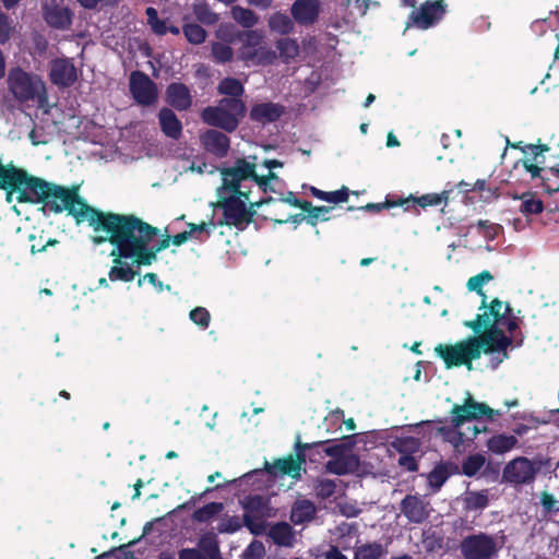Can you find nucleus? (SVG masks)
I'll return each instance as SVG.
<instances>
[{
    "label": "nucleus",
    "mask_w": 559,
    "mask_h": 559,
    "mask_svg": "<svg viewBox=\"0 0 559 559\" xmlns=\"http://www.w3.org/2000/svg\"><path fill=\"white\" fill-rule=\"evenodd\" d=\"M46 206L57 213L69 211L78 218L88 221L94 227L95 243L115 242L120 255L140 257V262L150 263L154 259L153 252L146 251L150 236L154 234L153 226L133 215L97 212L86 205L75 190L56 185L51 186Z\"/></svg>",
    "instance_id": "f257e3e1"
},
{
    "label": "nucleus",
    "mask_w": 559,
    "mask_h": 559,
    "mask_svg": "<svg viewBox=\"0 0 559 559\" xmlns=\"http://www.w3.org/2000/svg\"><path fill=\"white\" fill-rule=\"evenodd\" d=\"M222 179L223 183L217 189V205L223 209L224 223L242 227L252 219L255 207L270 201H250L251 186L255 185L264 192L273 190L271 181L277 180V176L272 171L267 176H258L253 163L237 159L234 166L222 170Z\"/></svg>",
    "instance_id": "f03ea898"
},
{
    "label": "nucleus",
    "mask_w": 559,
    "mask_h": 559,
    "mask_svg": "<svg viewBox=\"0 0 559 559\" xmlns=\"http://www.w3.org/2000/svg\"><path fill=\"white\" fill-rule=\"evenodd\" d=\"M492 333H481L476 336H468L454 344H439L436 346V354L443 360L447 368L465 366L473 370V361L483 354L490 356L489 366L491 369L508 358V341L495 338Z\"/></svg>",
    "instance_id": "7ed1b4c3"
},
{
    "label": "nucleus",
    "mask_w": 559,
    "mask_h": 559,
    "mask_svg": "<svg viewBox=\"0 0 559 559\" xmlns=\"http://www.w3.org/2000/svg\"><path fill=\"white\" fill-rule=\"evenodd\" d=\"M500 414L499 411H495L484 403L476 402L468 394L463 404H455L452 407L450 424L439 427L436 435L444 442L451 444L455 451L462 452L481 431L478 425L475 424V420L481 416L493 419L495 416Z\"/></svg>",
    "instance_id": "20e7f679"
},
{
    "label": "nucleus",
    "mask_w": 559,
    "mask_h": 559,
    "mask_svg": "<svg viewBox=\"0 0 559 559\" xmlns=\"http://www.w3.org/2000/svg\"><path fill=\"white\" fill-rule=\"evenodd\" d=\"M480 312L475 320L465 321L464 325L475 332L492 333L495 338H506L508 347L512 338L506 335V331L512 332L518 328V318L512 313L508 305L498 299H493L489 306L479 308Z\"/></svg>",
    "instance_id": "39448f33"
},
{
    "label": "nucleus",
    "mask_w": 559,
    "mask_h": 559,
    "mask_svg": "<svg viewBox=\"0 0 559 559\" xmlns=\"http://www.w3.org/2000/svg\"><path fill=\"white\" fill-rule=\"evenodd\" d=\"M7 83L9 92L17 103L31 104L40 109L48 106L46 84L38 74L14 67L8 73Z\"/></svg>",
    "instance_id": "423d86ee"
},
{
    "label": "nucleus",
    "mask_w": 559,
    "mask_h": 559,
    "mask_svg": "<svg viewBox=\"0 0 559 559\" xmlns=\"http://www.w3.org/2000/svg\"><path fill=\"white\" fill-rule=\"evenodd\" d=\"M245 112L246 107L240 98H223L217 106L206 107L201 116L205 123L231 132L236 130Z\"/></svg>",
    "instance_id": "0eeeda50"
},
{
    "label": "nucleus",
    "mask_w": 559,
    "mask_h": 559,
    "mask_svg": "<svg viewBox=\"0 0 559 559\" xmlns=\"http://www.w3.org/2000/svg\"><path fill=\"white\" fill-rule=\"evenodd\" d=\"M242 45L238 50V58L247 66H270L277 59V53L264 41L259 31H247L238 34Z\"/></svg>",
    "instance_id": "6e6552de"
},
{
    "label": "nucleus",
    "mask_w": 559,
    "mask_h": 559,
    "mask_svg": "<svg viewBox=\"0 0 559 559\" xmlns=\"http://www.w3.org/2000/svg\"><path fill=\"white\" fill-rule=\"evenodd\" d=\"M503 545L502 537L478 532L461 540L460 551L463 559H497Z\"/></svg>",
    "instance_id": "1a4fd4ad"
},
{
    "label": "nucleus",
    "mask_w": 559,
    "mask_h": 559,
    "mask_svg": "<svg viewBox=\"0 0 559 559\" xmlns=\"http://www.w3.org/2000/svg\"><path fill=\"white\" fill-rule=\"evenodd\" d=\"M153 231H154V234L152 236H150V240L147 241V246H146L147 247L146 251H148V252L152 251L153 255H154V259L150 263L140 262V260H141L140 257L120 255L118 252L117 243L111 242L115 246L111 251V255L116 257V258L114 260L115 265L110 269L109 274H108L110 281L131 282L135 277L136 272H134L129 264L122 263L121 262L122 258L133 260V262L136 265H151L156 260L157 252H159L168 247L169 240L165 239L162 241H157L156 240V236L158 233L157 228L153 227Z\"/></svg>",
    "instance_id": "9d476101"
},
{
    "label": "nucleus",
    "mask_w": 559,
    "mask_h": 559,
    "mask_svg": "<svg viewBox=\"0 0 559 559\" xmlns=\"http://www.w3.org/2000/svg\"><path fill=\"white\" fill-rule=\"evenodd\" d=\"M331 459L325 463V471L334 475H347L358 471L359 459L349 442H338L324 448Z\"/></svg>",
    "instance_id": "9b49d317"
},
{
    "label": "nucleus",
    "mask_w": 559,
    "mask_h": 559,
    "mask_svg": "<svg viewBox=\"0 0 559 559\" xmlns=\"http://www.w3.org/2000/svg\"><path fill=\"white\" fill-rule=\"evenodd\" d=\"M245 509L243 522L253 535H262L266 531V519L273 516V509L261 496H249L242 501Z\"/></svg>",
    "instance_id": "f8f14e48"
},
{
    "label": "nucleus",
    "mask_w": 559,
    "mask_h": 559,
    "mask_svg": "<svg viewBox=\"0 0 559 559\" xmlns=\"http://www.w3.org/2000/svg\"><path fill=\"white\" fill-rule=\"evenodd\" d=\"M540 464L525 456H516L509 461L502 469V481L511 486H524L534 483Z\"/></svg>",
    "instance_id": "ddd939ff"
},
{
    "label": "nucleus",
    "mask_w": 559,
    "mask_h": 559,
    "mask_svg": "<svg viewBox=\"0 0 559 559\" xmlns=\"http://www.w3.org/2000/svg\"><path fill=\"white\" fill-rule=\"evenodd\" d=\"M15 173L16 175L12 177L11 182L8 185H19L20 189H22V199L25 202L46 204L52 185L39 178L28 176L26 171L20 168H16Z\"/></svg>",
    "instance_id": "4468645a"
},
{
    "label": "nucleus",
    "mask_w": 559,
    "mask_h": 559,
    "mask_svg": "<svg viewBox=\"0 0 559 559\" xmlns=\"http://www.w3.org/2000/svg\"><path fill=\"white\" fill-rule=\"evenodd\" d=\"M445 13V4L442 0L426 1L419 9H415L409 14V25L420 29H428L437 24Z\"/></svg>",
    "instance_id": "2eb2a0df"
},
{
    "label": "nucleus",
    "mask_w": 559,
    "mask_h": 559,
    "mask_svg": "<svg viewBox=\"0 0 559 559\" xmlns=\"http://www.w3.org/2000/svg\"><path fill=\"white\" fill-rule=\"evenodd\" d=\"M130 91L134 99L142 105H151L157 98L156 84L140 71L131 73Z\"/></svg>",
    "instance_id": "dca6fc26"
},
{
    "label": "nucleus",
    "mask_w": 559,
    "mask_h": 559,
    "mask_svg": "<svg viewBox=\"0 0 559 559\" xmlns=\"http://www.w3.org/2000/svg\"><path fill=\"white\" fill-rule=\"evenodd\" d=\"M79 72L73 61L68 58H57L50 62L49 79L58 87H69L78 80Z\"/></svg>",
    "instance_id": "f3484780"
},
{
    "label": "nucleus",
    "mask_w": 559,
    "mask_h": 559,
    "mask_svg": "<svg viewBox=\"0 0 559 559\" xmlns=\"http://www.w3.org/2000/svg\"><path fill=\"white\" fill-rule=\"evenodd\" d=\"M402 514L412 523H423L430 514V503L421 496L407 495L401 502Z\"/></svg>",
    "instance_id": "a211bd4d"
},
{
    "label": "nucleus",
    "mask_w": 559,
    "mask_h": 559,
    "mask_svg": "<svg viewBox=\"0 0 559 559\" xmlns=\"http://www.w3.org/2000/svg\"><path fill=\"white\" fill-rule=\"evenodd\" d=\"M43 16L51 27L66 29L71 25L73 14L68 7L51 0L43 4Z\"/></svg>",
    "instance_id": "6ab92c4d"
},
{
    "label": "nucleus",
    "mask_w": 559,
    "mask_h": 559,
    "mask_svg": "<svg viewBox=\"0 0 559 559\" xmlns=\"http://www.w3.org/2000/svg\"><path fill=\"white\" fill-rule=\"evenodd\" d=\"M522 143L513 144V147L520 148L523 154L524 158L522 160V164L524 168L531 174L532 178H536L540 176V171L543 168L540 167L542 164L545 162L544 153L547 152L549 148L547 145H533V144H526L521 145Z\"/></svg>",
    "instance_id": "aec40b11"
},
{
    "label": "nucleus",
    "mask_w": 559,
    "mask_h": 559,
    "mask_svg": "<svg viewBox=\"0 0 559 559\" xmlns=\"http://www.w3.org/2000/svg\"><path fill=\"white\" fill-rule=\"evenodd\" d=\"M305 464V457L300 453L297 457L288 456L280 459L272 464L265 463L267 472L274 476L289 475L293 478H299Z\"/></svg>",
    "instance_id": "412c9836"
},
{
    "label": "nucleus",
    "mask_w": 559,
    "mask_h": 559,
    "mask_svg": "<svg viewBox=\"0 0 559 559\" xmlns=\"http://www.w3.org/2000/svg\"><path fill=\"white\" fill-rule=\"evenodd\" d=\"M393 447L401 453L397 460L399 465L408 472L417 471V462L408 453L419 450V441L413 437L401 438L393 443Z\"/></svg>",
    "instance_id": "4be33fe9"
},
{
    "label": "nucleus",
    "mask_w": 559,
    "mask_h": 559,
    "mask_svg": "<svg viewBox=\"0 0 559 559\" xmlns=\"http://www.w3.org/2000/svg\"><path fill=\"white\" fill-rule=\"evenodd\" d=\"M284 114V107L280 104L266 102L254 104L250 110V119L261 124L276 121Z\"/></svg>",
    "instance_id": "5701e85b"
},
{
    "label": "nucleus",
    "mask_w": 559,
    "mask_h": 559,
    "mask_svg": "<svg viewBox=\"0 0 559 559\" xmlns=\"http://www.w3.org/2000/svg\"><path fill=\"white\" fill-rule=\"evenodd\" d=\"M200 140L205 151L217 157H224L228 153L229 139L219 131L207 130Z\"/></svg>",
    "instance_id": "b1692460"
},
{
    "label": "nucleus",
    "mask_w": 559,
    "mask_h": 559,
    "mask_svg": "<svg viewBox=\"0 0 559 559\" xmlns=\"http://www.w3.org/2000/svg\"><path fill=\"white\" fill-rule=\"evenodd\" d=\"M319 13L317 0H296L292 7V15L300 24L313 23Z\"/></svg>",
    "instance_id": "393cba45"
},
{
    "label": "nucleus",
    "mask_w": 559,
    "mask_h": 559,
    "mask_svg": "<svg viewBox=\"0 0 559 559\" xmlns=\"http://www.w3.org/2000/svg\"><path fill=\"white\" fill-rule=\"evenodd\" d=\"M167 102L178 110H185L191 106L189 88L181 83H173L166 91Z\"/></svg>",
    "instance_id": "a878e982"
},
{
    "label": "nucleus",
    "mask_w": 559,
    "mask_h": 559,
    "mask_svg": "<svg viewBox=\"0 0 559 559\" xmlns=\"http://www.w3.org/2000/svg\"><path fill=\"white\" fill-rule=\"evenodd\" d=\"M158 120L160 129L166 136L173 140H178L180 138L182 124L171 109H160Z\"/></svg>",
    "instance_id": "bb28decb"
},
{
    "label": "nucleus",
    "mask_w": 559,
    "mask_h": 559,
    "mask_svg": "<svg viewBox=\"0 0 559 559\" xmlns=\"http://www.w3.org/2000/svg\"><path fill=\"white\" fill-rule=\"evenodd\" d=\"M267 535L275 545L281 547H293L296 539L293 527L285 522L271 526Z\"/></svg>",
    "instance_id": "cd10ccee"
},
{
    "label": "nucleus",
    "mask_w": 559,
    "mask_h": 559,
    "mask_svg": "<svg viewBox=\"0 0 559 559\" xmlns=\"http://www.w3.org/2000/svg\"><path fill=\"white\" fill-rule=\"evenodd\" d=\"M215 228V224L211 221L209 223L202 222L201 224H188V229L175 235L171 239L175 246H180L192 238H200L201 234L210 236L211 231Z\"/></svg>",
    "instance_id": "c85d7f7f"
},
{
    "label": "nucleus",
    "mask_w": 559,
    "mask_h": 559,
    "mask_svg": "<svg viewBox=\"0 0 559 559\" xmlns=\"http://www.w3.org/2000/svg\"><path fill=\"white\" fill-rule=\"evenodd\" d=\"M519 443V440L513 435L498 433L487 440V448L495 454H504L513 450Z\"/></svg>",
    "instance_id": "c756f323"
},
{
    "label": "nucleus",
    "mask_w": 559,
    "mask_h": 559,
    "mask_svg": "<svg viewBox=\"0 0 559 559\" xmlns=\"http://www.w3.org/2000/svg\"><path fill=\"white\" fill-rule=\"evenodd\" d=\"M316 514V506L309 500L297 501L290 514V520L295 524H302L313 519Z\"/></svg>",
    "instance_id": "7c9ffc66"
},
{
    "label": "nucleus",
    "mask_w": 559,
    "mask_h": 559,
    "mask_svg": "<svg viewBox=\"0 0 559 559\" xmlns=\"http://www.w3.org/2000/svg\"><path fill=\"white\" fill-rule=\"evenodd\" d=\"M195 548L200 549L207 559H221L218 540L216 535L213 533L203 534L199 538Z\"/></svg>",
    "instance_id": "2f4dec72"
},
{
    "label": "nucleus",
    "mask_w": 559,
    "mask_h": 559,
    "mask_svg": "<svg viewBox=\"0 0 559 559\" xmlns=\"http://www.w3.org/2000/svg\"><path fill=\"white\" fill-rule=\"evenodd\" d=\"M233 20L245 28H251L259 22V16L250 9L235 5L230 10Z\"/></svg>",
    "instance_id": "473e14b6"
},
{
    "label": "nucleus",
    "mask_w": 559,
    "mask_h": 559,
    "mask_svg": "<svg viewBox=\"0 0 559 559\" xmlns=\"http://www.w3.org/2000/svg\"><path fill=\"white\" fill-rule=\"evenodd\" d=\"M224 510L222 502H210L202 508L197 509L192 514V520L199 523H207L217 516Z\"/></svg>",
    "instance_id": "72a5a7b5"
},
{
    "label": "nucleus",
    "mask_w": 559,
    "mask_h": 559,
    "mask_svg": "<svg viewBox=\"0 0 559 559\" xmlns=\"http://www.w3.org/2000/svg\"><path fill=\"white\" fill-rule=\"evenodd\" d=\"M489 503L488 490L467 491L464 497L465 509L484 510Z\"/></svg>",
    "instance_id": "f704fd0d"
},
{
    "label": "nucleus",
    "mask_w": 559,
    "mask_h": 559,
    "mask_svg": "<svg viewBox=\"0 0 559 559\" xmlns=\"http://www.w3.org/2000/svg\"><path fill=\"white\" fill-rule=\"evenodd\" d=\"M276 48L278 50L280 58L284 62H289L299 55V45L293 38H282L277 40Z\"/></svg>",
    "instance_id": "c9c22d12"
},
{
    "label": "nucleus",
    "mask_w": 559,
    "mask_h": 559,
    "mask_svg": "<svg viewBox=\"0 0 559 559\" xmlns=\"http://www.w3.org/2000/svg\"><path fill=\"white\" fill-rule=\"evenodd\" d=\"M269 27L271 31L284 35L293 31L294 23L288 15L276 12L269 17Z\"/></svg>",
    "instance_id": "e433bc0d"
},
{
    "label": "nucleus",
    "mask_w": 559,
    "mask_h": 559,
    "mask_svg": "<svg viewBox=\"0 0 559 559\" xmlns=\"http://www.w3.org/2000/svg\"><path fill=\"white\" fill-rule=\"evenodd\" d=\"M451 190H444L440 193H427L418 198H414V202L421 207L437 206L440 204H448Z\"/></svg>",
    "instance_id": "4c0bfd02"
},
{
    "label": "nucleus",
    "mask_w": 559,
    "mask_h": 559,
    "mask_svg": "<svg viewBox=\"0 0 559 559\" xmlns=\"http://www.w3.org/2000/svg\"><path fill=\"white\" fill-rule=\"evenodd\" d=\"M311 193L316 198H318L322 201H325L329 203H334V204L346 202L348 199V189L345 187H343L340 190L331 191V192H325V191H322V190H319V189L312 187Z\"/></svg>",
    "instance_id": "58836bf2"
},
{
    "label": "nucleus",
    "mask_w": 559,
    "mask_h": 559,
    "mask_svg": "<svg viewBox=\"0 0 559 559\" xmlns=\"http://www.w3.org/2000/svg\"><path fill=\"white\" fill-rule=\"evenodd\" d=\"M193 13L199 22L206 25H213L218 21V14L213 12L209 4L203 1L193 4Z\"/></svg>",
    "instance_id": "ea45409f"
},
{
    "label": "nucleus",
    "mask_w": 559,
    "mask_h": 559,
    "mask_svg": "<svg viewBox=\"0 0 559 559\" xmlns=\"http://www.w3.org/2000/svg\"><path fill=\"white\" fill-rule=\"evenodd\" d=\"M486 459L483 454H472L464 460L462 464V472L468 477L475 476L484 467Z\"/></svg>",
    "instance_id": "a19ab883"
},
{
    "label": "nucleus",
    "mask_w": 559,
    "mask_h": 559,
    "mask_svg": "<svg viewBox=\"0 0 559 559\" xmlns=\"http://www.w3.org/2000/svg\"><path fill=\"white\" fill-rule=\"evenodd\" d=\"M217 90L219 94L233 96L231 98H239L245 91L240 81L234 78L222 80Z\"/></svg>",
    "instance_id": "79ce46f5"
},
{
    "label": "nucleus",
    "mask_w": 559,
    "mask_h": 559,
    "mask_svg": "<svg viewBox=\"0 0 559 559\" xmlns=\"http://www.w3.org/2000/svg\"><path fill=\"white\" fill-rule=\"evenodd\" d=\"M212 55L217 62L224 63L233 60L234 50L230 43H213Z\"/></svg>",
    "instance_id": "37998d69"
},
{
    "label": "nucleus",
    "mask_w": 559,
    "mask_h": 559,
    "mask_svg": "<svg viewBox=\"0 0 559 559\" xmlns=\"http://www.w3.org/2000/svg\"><path fill=\"white\" fill-rule=\"evenodd\" d=\"M183 34L189 43L199 45L206 38L205 29L199 24L190 23L183 26Z\"/></svg>",
    "instance_id": "c03bdc74"
},
{
    "label": "nucleus",
    "mask_w": 559,
    "mask_h": 559,
    "mask_svg": "<svg viewBox=\"0 0 559 559\" xmlns=\"http://www.w3.org/2000/svg\"><path fill=\"white\" fill-rule=\"evenodd\" d=\"M382 551V546L378 543L366 544L357 548L355 559H379Z\"/></svg>",
    "instance_id": "a18cd8bd"
},
{
    "label": "nucleus",
    "mask_w": 559,
    "mask_h": 559,
    "mask_svg": "<svg viewBox=\"0 0 559 559\" xmlns=\"http://www.w3.org/2000/svg\"><path fill=\"white\" fill-rule=\"evenodd\" d=\"M336 484L332 479H318L314 485V490L318 497L328 499L335 492Z\"/></svg>",
    "instance_id": "49530a36"
},
{
    "label": "nucleus",
    "mask_w": 559,
    "mask_h": 559,
    "mask_svg": "<svg viewBox=\"0 0 559 559\" xmlns=\"http://www.w3.org/2000/svg\"><path fill=\"white\" fill-rule=\"evenodd\" d=\"M14 31L15 25L13 20L10 19L7 14L0 12V44H5Z\"/></svg>",
    "instance_id": "de8ad7c7"
},
{
    "label": "nucleus",
    "mask_w": 559,
    "mask_h": 559,
    "mask_svg": "<svg viewBox=\"0 0 559 559\" xmlns=\"http://www.w3.org/2000/svg\"><path fill=\"white\" fill-rule=\"evenodd\" d=\"M492 280V276L491 274L488 272V271H484L475 276H472L468 281H467V288L469 290H475L477 292L478 294L483 295V292H481V288L485 284H487L489 281Z\"/></svg>",
    "instance_id": "09e8293b"
},
{
    "label": "nucleus",
    "mask_w": 559,
    "mask_h": 559,
    "mask_svg": "<svg viewBox=\"0 0 559 559\" xmlns=\"http://www.w3.org/2000/svg\"><path fill=\"white\" fill-rule=\"evenodd\" d=\"M447 479L448 473L443 467H437L428 475V484L433 489V491L439 490Z\"/></svg>",
    "instance_id": "8fccbe9b"
},
{
    "label": "nucleus",
    "mask_w": 559,
    "mask_h": 559,
    "mask_svg": "<svg viewBox=\"0 0 559 559\" xmlns=\"http://www.w3.org/2000/svg\"><path fill=\"white\" fill-rule=\"evenodd\" d=\"M190 319L193 323L206 329L211 321L210 312L203 307H197L190 312Z\"/></svg>",
    "instance_id": "3c124183"
},
{
    "label": "nucleus",
    "mask_w": 559,
    "mask_h": 559,
    "mask_svg": "<svg viewBox=\"0 0 559 559\" xmlns=\"http://www.w3.org/2000/svg\"><path fill=\"white\" fill-rule=\"evenodd\" d=\"M241 527V523L238 516H225L222 519L217 526L219 533H235Z\"/></svg>",
    "instance_id": "603ef678"
},
{
    "label": "nucleus",
    "mask_w": 559,
    "mask_h": 559,
    "mask_svg": "<svg viewBox=\"0 0 559 559\" xmlns=\"http://www.w3.org/2000/svg\"><path fill=\"white\" fill-rule=\"evenodd\" d=\"M265 556V548L261 542L253 540L243 551V559H263Z\"/></svg>",
    "instance_id": "864d4df0"
},
{
    "label": "nucleus",
    "mask_w": 559,
    "mask_h": 559,
    "mask_svg": "<svg viewBox=\"0 0 559 559\" xmlns=\"http://www.w3.org/2000/svg\"><path fill=\"white\" fill-rule=\"evenodd\" d=\"M336 533L340 535L341 539L338 542H347L350 543V539H357V528L352 523H342L336 527Z\"/></svg>",
    "instance_id": "5fc2aeb1"
},
{
    "label": "nucleus",
    "mask_w": 559,
    "mask_h": 559,
    "mask_svg": "<svg viewBox=\"0 0 559 559\" xmlns=\"http://www.w3.org/2000/svg\"><path fill=\"white\" fill-rule=\"evenodd\" d=\"M543 209V202L534 198L524 199L521 205V211L525 214H539Z\"/></svg>",
    "instance_id": "6e6d98bb"
},
{
    "label": "nucleus",
    "mask_w": 559,
    "mask_h": 559,
    "mask_svg": "<svg viewBox=\"0 0 559 559\" xmlns=\"http://www.w3.org/2000/svg\"><path fill=\"white\" fill-rule=\"evenodd\" d=\"M330 212V207L326 206H317L312 207L308 211L307 221L311 225H316L319 219L326 221V214Z\"/></svg>",
    "instance_id": "4d7b16f0"
},
{
    "label": "nucleus",
    "mask_w": 559,
    "mask_h": 559,
    "mask_svg": "<svg viewBox=\"0 0 559 559\" xmlns=\"http://www.w3.org/2000/svg\"><path fill=\"white\" fill-rule=\"evenodd\" d=\"M340 513L346 518H355L360 513V509L356 502L343 501L337 503Z\"/></svg>",
    "instance_id": "13d9d810"
},
{
    "label": "nucleus",
    "mask_w": 559,
    "mask_h": 559,
    "mask_svg": "<svg viewBox=\"0 0 559 559\" xmlns=\"http://www.w3.org/2000/svg\"><path fill=\"white\" fill-rule=\"evenodd\" d=\"M218 39L231 43L235 37V27L231 24H221L215 32Z\"/></svg>",
    "instance_id": "bf43d9fd"
},
{
    "label": "nucleus",
    "mask_w": 559,
    "mask_h": 559,
    "mask_svg": "<svg viewBox=\"0 0 559 559\" xmlns=\"http://www.w3.org/2000/svg\"><path fill=\"white\" fill-rule=\"evenodd\" d=\"M5 186L7 187H0V189L7 190V201L9 203L13 202L14 200H16L17 202H25V200L22 199V189H20L19 185L5 183Z\"/></svg>",
    "instance_id": "052dcab7"
},
{
    "label": "nucleus",
    "mask_w": 559,
    "mask_h": 559,
    "mask_svg": "<svg viewBox=\"0 0 559 559\" xmlns=\"http://www.w3.org/2000/svg\"><path fill=\"white\" fill-rule=\"evenodd\" d=\"M352 543L347 542H337V546H332L324 555L325 559H347L345 555H343L340 550V547L343 549L349 548Z\"/></svg>",
    "instance_id": "680f3d73"
},
{
    "label": "nucleus",
    "mask_w": 559,
    "mask_h": 559,
    "mask_svg": "<svg viewBox=\"0 0 559 559\" xmlns=\"http://www.w3.org/2000/svg\"><path fill=\"white\" fill-rule=\"evenodd\" d=\"M540 503L547 511H558V501L548 492H543L540 496Z\"/></svg>",
    "instance_id": "e2e57ef3"
},
{
    "label": "nucleus",
    "mask_w": 559,
    "mask_h": 559,
    "mask_svg": "<svg viewBox=\"0 0 559 559\" xmlns=\"http://www.w3.org/2000/svg\"><path fill=\"white\" fill-rule=\"evenodd\" d=\"M478 228L484 230V235L490 239H493L498 233V226L489 224L487 221H479Z\"/></svg>",
    "instance_id": "0e129e2a"
},
{
    "label": "nucleus",
    "mask_w": 559,
    "mask_h": 559,
    "mask_svg": "<svg viewBox=\"0 0 559 559\" xmlns=\"http://www.w3.org/2000/svg\"><path fill=\"white\" fill-rule=\"evenodd\" d=\"M379 5L377 1L371 0H354V8L357 10L358 14L364 16L369 10L370 5Z\"/></svg>",
    "instance_id": "69168bd1"
},
{
    "label": "nucleus",
    "mask_w": 559,
    "mask_h": 559,
    "mask_svg": "<svg viewBox=\"0 0 559 559\" xmlns=\"http://www.w3.org/2000/svg\"><path fill=\"white\" fill-rule=\"evenodd\" d=\"M147 281L153 286L157 287L158 290L163 289V284L157 280L156 274L154 273H147L142 278L139 280L138 284L141 286L143 282Z\"/></svg>",
    "instance_id": "338daca9"
},
{
    "label": "nucleus",
    "mask_w": 559,
    "mask_h": 559,
    "mask_svg": "<svg viewBox=\"0 0 559 559\" xmlns=\"http://www.w3.org/2000/svg\"><path fill=\"white\" fill-rule=\"evenodd\" d=\"M151 28L157 35H164L168 31L166 23L160 20L155 21L154 24L151 25Z\"/></svg>",
    "instance_id": "774afa93"
}]
</instances>
